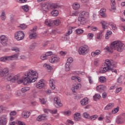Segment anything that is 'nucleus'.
Wrapping results in <instances>:
<instances>
[{
    "instance_id": "39",
    "label": "nucleus",
    "mask_w": 125,
    "mask_h": 125,
    "mask_svg": "<svg viewBox=\"0 0 125 125\" xmlns=\"http://www.w3.org/2000/svg\"><path fill=\"white\" fill-rule=\"evenodd\" d=\"M28 90H30V87H25L21 89V91L23 93L26 92V91H28Z\"/></svg>"
},
{
    "instance_id": "32",
    "label": "nucleus",
    "mask_w": 125,
    "mask_h": 125,
    "mask_svg": "<svg viewBox=\"0 0 125 125\" xmlns=\"http://www.w3.org/2000/svg\"><path fill=\"white\" fill-rule=\"evenodd\" d=\"M1 19L3 21H4L5 19H6V15H5V12L3 11L1 14Z\"/></svg>"
},
{
    "instance_id": "47",
    "label": "nucleus",
    "mask_w": 125,
    "mask_h": 125,
    "mask_svg": "<svg viewBox=\"0 0 125 125\" xmlns=\"http://www.w3.org/2000/svg\"><path fill=\"white\" fill-rule=\"evenodd\" d=\"M53 23L56 25V26H58V25L60 24V21L59 20H56L54 21Z\"/></svg>"
},
{
    "instance_id": "51",
    "label": "nucleus",
    "mask_w": 125,
    "mask_h": 125,
    "mask_svg": "<svg viewBox=\"0 0 125 125\" xmlns=\"http://www.w3.org/2000/svg\"><path fill=\"white\" fill-rule=\"evenodd\" d=\"M40 101L42 104H45V103H46V100L44 98H43L42 99H40Z\"/></svg>"
},
{
    "instance_id": "38",
    "label": "nucleus",
    "mask_w": 125,
    "mask_h": 125,
    "mask_svg": "<svg viewBox=\"0 0 125 125\" xmlns=\"http://www.w3.org/2000/svg\"><path fill=\"white\" fill-rule=\"evenodd\" d=\"M43 67H45V68H46V69L49 70V71H50L52 69V67H51V66H50L46 63H45L43 65Z\"/></svg>"
},
{
    "instance_id": "52",
    "label": "nucleus",
    "mask_w": 125,
    "mask_h": 125,
    "mask_svg": "<svg viewBox=\"0 0 125 125\" xmlns=\"http://www.w3.org/2000/svg\"><path fill=\"white\" fill-rule=\"evenodd\" d=\"M110 116H111V113L108 114V116H106V123H111V121H110V119L109 118H110Z\"/></svg>"
},
{
    "instance_id": "59",
    "label": "nucleus",
    "mask_w": 125,
    "mask_h": 125,
    "mask_svg": "<svg viewBox=\"0 0 125 125\" xmlns=\"http://www.w3.org/2000/svg\"><path fill=\"white\" fill-rule=\"evenodd\" d=\"M51 110L46 108H44L43 109V111L44 112V113H45V114H48V113H51Z\"/></svg>"
},
{
    "instance_id": "21",
    "label": "nucleus",
    "mask_w": 125,
    "mask_h": 125,
    "mask_svg": "<svg viewBox=\"0 0 125 125\" xmlns=\"http://www.w3.org/2000/svg\"><path fill=\"white\" fill-rule=\"evenodd\" d=\"M107 68H108L109 69H111V67H112V64L111 63V62L109 60H106L105 62V64L104 65Z\"/></svg>"
},
{
    "instance_id": "10",
    "label": "nucleus",
    "mask_w": 125,
    "mask_h": 125,
    "mask_svg": "<svg viewBox=\"0 0 125 125\" xmlns=\"http://www.w3.org/2000/svg\"><path fill=\"white\" fill-rule=\"evenodd\" d=\"M7 123V118L6 115H3L0 116V125H6Z\"/></svg>"
},
{
    "instance_id": "48",
    "label": "nucleus",
    "mask_w": 125,
    "mask_h": 125,
    "mask_svg": "<svg viewBox=\"0 0 125 125\" xmlns=\"http://www.w3.org/2000/svg\"><path fill=\"white\" fill-rule=\"evenodd\" d=\"M7 98L4 97L3 95L0 94V101H3L4 100H5V99H7Z\"/></svg>"
},
{
    "instance_id": "14",
    "label": "nucleus",
    "mask_w": 125,
    "mask_h": 125,
    "mask_svg": "<svg viewBox=\"0 0 125 125\" xmlns=\"http://www.w3.org/2000/svg\"><path fill=\"white\" fill-rule=\"evenodd\" d=\"M54 103L55 105H57L59 107H62V104H61V101L58 98H55L54 99Z\"/></svg>"
},
{
    "instance_id": "4",
    "label": "nucleus",
    "mask_w": 125,
    "mask_h": 125,
    "mask_svg": "<svg viewBox=\"0 0 125 125\" xmlns=\"http://www.w3.org/2000/svg\"><path fill=\"white\" fill-rule=\"evenodd\" d=\"M42 7L45 12H46V10H50V9H55L58 7V5L55 3H46L42 4Z\"/></svg>"
},
{
    "instance_id": "54",
    "label": "nucleus",
    "mask_w": 125,
    "mask_h": 125,
    "mask_svg": "<svg viewBox=\"0 0 125 125\" xmlns=\"http://www.w3.org/2000/svg\"><path fill=\"white\" fill-rule=\"evenodd\" d=\"M17 125H26V124L24 122L19 121L17 122Z\"/></svg>"
},
{
    "instance_id": "34",
    "label": "nucleus",
    "mask_w": 125,
    "mask_h": 125,
    "mask_svg": "<svg viewBox=\"0 0 125 125\" xmlns=\"http://www.w3.org/2000/svg\"><path fill=\"white\" fill-rule=\"evenodd\" d=\"M83 30L81 28H78L76 30L77 35H81V34H83Z\"/></svg>"
},
{
    "instance_id": "50",
    "label": "nucleus",
    "mask_w": 125,
    "mask_h": 125,
    "mask_svg": "<svg viewBox=\"0 0 125 125\" xmlns=\"http://www.w3.org/2000/svg\"><path fill=\"white\" fill-rule=\"evenodd\" d=\"M53 54V53L51 51L47 52L45 53V55L47 57V58H48L49 56H51V55H52Z\"/></svg>"
},
{
    "instance_id": "23",
    "label": "nucleus",
    "mask_w": 125,
    "mask_h": 125,
    "mask_svg": "<svg viewBox=\"0 0 125 125\" xmlns=\"http://www.w3.org/2000/svg\"><path fill=\"white\" fill-rule=\"evenodd\" d=\"M114 106V103H109L104 107V110H110V109L113 108Z\"/></svg>"
},
{
    "instance_id": "19",
    "label": "nucleus",
    "mask_w": 125,
    "mask_h": 125,
    "mask_svg": "<svg viewBox=\"0 0 125 125\" xmlns=\"http://www.w3.org/2000/svg\"><path fill=\"white\" fill-rule=\"evenodd\" d=\"M125 122V118H123L122 116L118 117L116 120V122L118 125L124 124Z\"/></svg>"
},
{
    "instance_id": "16",
    "label": "nucleus",
    "mask_w": 125,
    "mask_h": 125,
    "mask_svg": "<svg viewBox=\"0 0 125 125\" xmlns=\"http://www.w3.org/2000/svg\"><path fill=\"white\" fill-rule=\"evenodd\" d=\"M31 113L29 111H23L22 113V117L24 119H28L30 117Z\"/></svg>"
},
{
    "instance_id": "42",
    "label": "nucleus",
    "mask_w": 125,
    "mask_h": 125,
    "mask_svg": "<svg viewBox=\"0 0 125 125\" xmlns=\"http://www.w3.org/2000/svg\"><path fill=\"white\" fill-rule=\"evenodd\" d=\"M63 114L65 116H70V115H71V114H72V113L70 111L67 110V111H64V112H63Z\"/></svg>"
},
{
    "instance_id": "37",
    "label": "nucleus",
    "mask_w": 125,
    "mask_h": 125,
    "mask_svg": "<svg viewBox=\"0 0 125 125\" xmlns=\"http://www.w3.org/2000/svg\"><path fill=\"white\" fill-rule=\"evenodd\" d=\"M22 8L23 11H25V12H28V11H29V6H28V5L22 6Z\"/></svg>"
},
{
    "instance_id": "1",
    "label": "nucleus",
    "mask_w": 125,
    "mask_h": 125,
    "mask_svg": "<svg viewBox=\"0 0 125 125\" xmlns=\"http://www.w3.org/2000/svg\"><path fill=\"white\" fill-rule=\"evenodd\" d=\"M38 78L39 74L37 71L30 70L27 72L26 77H25L24 79H21L20 80H18V79L16 83L17 82L19 84L22 83H23V84H28V83H35Z\"/></svg>"
},
{
    "instance_id": "8",
    "label": "nucleus",
    "mask_w": 125,
    "mask_h": 125,
    "mask_svg": "<svg viewBox=\"0 0 125 125\" xmlns=\"http://www.w3.org/2000/svg\"><path fill=\"white\" fill-rule=\"evenodd\" d=\"M25 34L22 31L16 32L15 34V38L17 41H21L24 39Z\"/></svg>"
},
{
    "instance_id": "62",
    "label": "nucleus",
    "mask_w": 125,
    "mask_h": 125,
    "mask_svg": "<svg viewBox=\"0 0 125 125\" xmlns=\"http://www.w3.org/2000/svg\"><path fill=\"white\" fill-rule=\"evenodd\" d=\"M98 116L97 115H93L90 117L91 120H92V121H94V120H96Z\"/></svg>"
},
{
    "instance_id": "31",
    "label": "nucleus",
    "mask_w": 125,
    "mask_h": 125,
    "mask_svg": "<svg viewBox=\"0 0 125 125\" xmlns=\"http://www.w3.org/2000/svg\"><path fill=\"white\" fill-rule=\"evenodd\" d=\"M100 98H101V96L99 94H96L93 96V99L94 101H97V100Z\"/></svg>"
},
{
    "instance_id": "26",
    "label": "nucleus",
    "mask_w": 125,
    "mask_h": 125,
    "mask_svg": "<svg viewBox=\"0 0 125 125\" xmlns=\"http://www.w3.org/2000/svg\"><path fill=\"white\" fill-rule=\"evenodd\" d=\"M75 121H80L81 120V114L77 113L74 115Z\"/></svg>"
},
{
    "instance_id": "5",
    "label": "nucleus",
    "mask_w": 125,
    "mask_h": 125,
    "mask_svg": "<svg viewBox=\"0 0 125 125\" xmlns=\"http://www.w3.org/2000/svg\"><path fill=\"white\" fill-rule=\"evenodd\" d=\"M89 16V13L86 11H82L78 18V21H80L81 24L83 25L85 23V19Z\"/></svg>"
},
{
    "instance_id": "22",
    "label": "nucleus",
    "mask_w": 125,
    "mask_h": 125,
    "mask_svg": "<svg viewBox=\"0 0 125 125\" xmlns=\"http://www.w3.org/2000/svg\"><path fill=\"white\" fill-rule=\"evenodd\" d=\"M29 38L30 39V40H35V39L37 38V33L36 32H31Z\"/></svg>"
},
{
    "instance_id": "41",
    "label": "nucleus",
    "mask_w": 125,
    "mask_h": 125,
    "mask_svg": "<svg viewBox=\"0 0 125 125\" xmlns=\"http://www.w3.org/2000/svg\"><path fill=\"white\" fill-rule=\"evenodd\" d=\"M83 116L84 117V118H85V119H89V118H90L89 114L86 112L83 113Z\"/></svg>"
},
{
    "instance_id": "6",
    "label": "nucleus",
    "mask_w": 125,
    "mask_h": 125,
    "mask_svg": "<svg viewBox=\"0 0 125 125\" xmlns=\"http://www.w3.org/2000/svg\"><path fill=\"white\" fill-rule=\"evenodd\" d=\"M12 50L13 51H16L17 53L14 54V55H11V56H9L10 61V60H17V59H18V57H19V52H20V49H19V48L13 47L12 48Z\"/></svg>"
},
{
    "instance_id": "33",
    "label": "nucleus",
    "mask_w": 125,
    "mask_h": 125,
    "mask_svg": "<svg viewBox=\"0 0 125 125\" xmlns=\"http://www.w3.org/2000/svg\"><path fill=\"white\" fill-rule=\"evenodd\" d=\"M73 8L75 10L79 9V8H80V4L78 3H75L73 4Z\"/></svg>"
},
{
    "instance_id": "3",
    "label": "nucleus",
    "mask_w": 125,
    "mask_h": 125,
    "mask_svg": "<svg viewBox=\"0 0 125 125\" xmlns=\"http://www.w3.org/2000/svg\"><path fill=\"white\" fill-rule=\"evenodd\" d=\"M7 73H8V69L7 68L2 69V68L0 67V75L1 77L5 76L6 79L9 82H11V83H16L17 80L19 79V77L17 75L14 76L13 74H7ZM6 74H7V75Z\"/></svg>"
},
{
    "instance_id": "45",
    "label": "nucleus",
    "mask_w": 125,
    "mask_h": 125,
    "mask_svg": "<svg viewBox=\"0 0 125 125\" xmlns=\"http://www.w3.org/2000/svg\"><path fill=\"white\" fill-rule=\"evenodd\" d=\"M119 112V107H116L112 111V114H116Z\"/></svg>"
},
{
    "instance_id": "13",
    "label": "nucleus",
    "mask_w": 125,
    "mask_h": 125,
    "mask_svg": "<svg viewBox=\"0 0 125 125\" xmlns=\"http://www.w3.org/2000/svg\"><path fill=\"white\" fill-rule=\"evenodd\" d=\"M109 70L110 69H109L108 67H107V66H105L104 65V66L100 67L99 72L101 74H105V73H106V72H107V71H109Z\"/></svg>"
},
{
    "instance_id": "40",
    "label": "nucleus",
    "mask_w": 125,
    "mask_h": 125,
    "mask_svg": "<svg viewBox=\"0 0 125 125\" xmlns=\"http://www.w3.org/2000/svg\"><path fill=\"white\" fill-rule=\"evenodd\" d=\"M100 83H105L106 82V78L104 76H101L100 77Z\"/></svg>"
},
{
    "instance_id": "2",
    "label": "nucleus",
    "mask_w": 125,
    "mask_h": 125,
    "mask_svg": "<svg viewBox=\"0 0 125 125\" xmlns=\"http://www.w3.org/2000/svg\"><path fill=\"white\" fill-rule=\"evenodd\" d=\"M114 49L117 50L118 52H122L125 49V44L121 41H116L112 42L109 46H106L104 48L109 53H112Z\"/></svg>"
},
{
    "instance_id": "29",
    "label": "nucleus",
    "mask_w": 125,
    "mask_h": 125,
    "mask_svg": "<svg viewBox=\"0 0 125 125\" xmlns=\"http://www.w3.org/2000/svg\"><path fill=\"white\" fill-rule=\"evenodd\" d=\"M51 14L52 16H54V17L57 16V15L59 14V12L58 11V10H53L51 12Z\"/></svg>"
},
{
    "instance_id": "9",
    "label": "nucleus",
    "mask_w": 125,
    "mask_h": 125,
    "mask_svg": "<svg viewBox=\"0 0 125 125\" xmlns=\"http://www.w3.org/2000/svg\"><path fill=\"white\" fill-rule=\"evenodd\" d=\"M0 42L4 46H6L7 42H8V38L4 35H1L0 37Z\"/></svg>"
},
{
    "instance_id": "12",
    "label": "nucleus",
    "mask_w": 125,
    "mask_h": 125,
    "mask_svg": "<svg viewBox=\"0 0 125 125\" xmlns=\"http://www.w3.org/2000/svg\"><path fill=\"white\" fill-rule=\"evenodd\" d=\"M106 88V86L104 85H99L97 86L96 89L99 92H102L105 90Z\"/></svg>"
},
{
    "instance_id": "25",
    "label": "nucleus",
    "mask_w": 125,
    "mask_h": 125,
    "mask_svg": "<svg viewBox=\"0 0 125 125\" xmlns=\"http://www.w3.org/2000/svg\"><path fill=\"white\" fill-rule=\"evenodd\" d=\"M1 62H6V61H10L9 56H4L0 59Z\"/></svg>"
},
{
    "instance_id": "28",
    "label": "nucleus",
    "mask_w": 125,
    "mask_h": 125,
    "mask_svg": "<svg viewBox=\"0 0 125 125\" xmlns=\"http://www.w3.org/2000/svg\"><path fill=\"white\" fill-rule=\"evenodd\" d=\"M101 24L102 25L103 30H105V29H108V26H107V22L106 21H101Z\"/></svg>"
},
{
    "instance_id": "56",
    "label": "nucleus",
    "mask_w": 125,
    "mask_h": 125,
    "mask_svg": "<svg viewBox=\"0 0 125 125\" xmlns=\"http://www.w3.org/2000/svg\"><path fill=\"white\" fill-rule=\"evenodd\" d=\"M74 61V59H73L72 58H69L67 59V63H69V64H71L72 62Z\"/></svg>"
},
{
    "instance_id": "63",
    "label": "nucleus",
    "mask_w": 125,
    "mask_h": 125,
    "mask_svg": "<svg viewBox=\"0 0 125 125\" xmlns=\"http://www.w3.org/2000/svg\"><path fill=\"white\" fill-rule=\"evenodd\" d=\"M16 67V64H11L10 68L12 69V70H15Z\"/></svg>"
},
{
    "instance_id": "46",
    "label": "nucleus",
    "mask_w": 125,
    "mask_h": 125,
    "mask_svg": "<svg viewBox=\"0 0 125 125\" xmlns=\"http://www.w3.org/2000/svg\"><path fill=\"white\" fill-rule=\"evenodd\" d=\"M102 33H99L97 34V39L98 40H101L102 39Z\"/></svg>"
},
{
    "instance_id": "55",
    "label": "nucleus",
    "mask_w": 125,
    "mask_h": 125,
    "mask_svg": "<svg viewBox=\"0 0 125 125\" xmlns=\"http://www.w3.org/2000/svg\"><path fill=\"white\" fill-rule=\"evenodd\" d=\"M41 59H42V60H45V59H47V57H46V55H42L41 56Z\"/></svg>"
},
{
    "instance_id": "49",
    "label": "nucleus",
    "mask_w": 125,
    "mask_h": 125,
    "mask_svg": "<svg viewBox=\"0 0 125 125\" xmlns=\"http://www.w3.org/2000/svg\"><path fill=\"white\" fill-rule=\"evenodd\" d=\"M20 27L22 30H25V29L27 28V25H26L25 24H21Z\"/></svg>"
},
{
    "instance_id": "60",
    "label": "nucleus",
    "mask_w": 125,
    "mask_h": 125,
    "mask_svg": "<svg viewBox=\"0 0 125 125\" xmlns=\"http://www.w3.org/2000/svg\"><path fill=\"white\" fill-rule=\"evenodd\" d=\"M122 76L121 75L118 79L117 80V83H122Z\"/></svg>"
},
{
    "instance_id": "53",
    "label": "nucleus",
    "mask_w": 125,
    "mask_h": 125,
    "mask_svg": "<svg viewBox=\"0 0 125 125\" xmlns=\"http://www.w3.org/2000/svg\"><path fill=\"white\" fill-rule=\"evenodd\" d=\"M112 66H111V67H110V68L109 69L112 72V73H115V74H117V70L115 68H112Z\"/></svg>"
},
{
    "instance_id": "20",
    "label": "nucleus",
    "mask_w": 125,
    "mask_h": 125,
    "mask_svg": "<svg viewBox=\"0 0 125 125\" xmlns=\"http://www.w3.org/2000/svg\"><path fill=\"white\" fill-rule=\"evenodd\" d=\"M36 86L37 88H39V89H41V88H42V87L44 86V83H42V81H40V82H38L36 84Z\"/></svg>"
},
{
    "instance_id": "61",
    "label": "nucleus",
    "mask_w": 125,
    "mask_h": 125,
    "mask_svg": "<svg viewBox=\"0 0 125 125\" xmlns=\"http://www.w3.org/2000/svg\"><path fill=\"white\" fill-rule=\"evenodd\" d=\"M71 80L72 82H77V80H78V77L76 76H72L71 77Z\"/></svg>"
},
{
    "instance_id": "24",
    "label": "nucleus",
    "mask_w": 125,
    "mask_h": 125,
    "mask_svg": "<svg viewBox=\"0 0 125 125\" xmlns=\"http://www.w3.org/2000/svg\"><path fill=\"white\" fill-rule=\"evenodd\" d=\"M81 87H82V84H75L74 85V87L72 88V90L73 92L75 93L76 92V91L75 90V89H79V88H81Z\"/></svg>"
},
{
    "instance_id": "44",
    "label": "nucleus",
    "mask_w": 125,
    "mask_h": 125,
    "mask_svg": "<svg viewBox=\"0 0 125 125\" xmlns=\"http://www.w3.org/2000/svg\"><path fill=\"white\" fill-rule=\"evenodd\" d=\"M45 25H47V26H49V27H50L52 26V23L50 21H48L47 20L45 21Z\"/></svg>"
},
{
    "instance_id": "18",
    "label": "nucleus",
    "mask_w": 125,
    "mask_h": 125,
    "mask_svg": "<svg viewBox=\"0 0 125 125\" xmlns=\"http://www.w3.org/2000/svg\"><path fill=\"white\" fill-rule=\"evenodd\" d=\"M45 118H46V115L45 114L41 115L37 117V120L38 121V122H42V121L44 120Z\"/></svg>"
},
{
    "instance_id": "57",
    "label": "nucleus",
    "mask_w": 125,
    "mask_h": 125,
    "mask_svg": "<svg viewBox=\"0 0 125 125\" xmlns=\"http://www.w3.org/2000/svg\"><path fill=\"white\" fill-rule=\"evenodd\" d=\"M16 114L17 112L16 111H13L10 112V115L11 117H14V116H16Z\"/></svg>"
},
{
    "instance_id": "27",
    "label": "nucleus",
    "mask_w": 125,
    "mask_h": 125,
    "mask_svg": "<svg viewBox=\"0 0 125 125\" xmlns=\"http://www.w3.org/2000/svg\"><path fill=\"white\" fill-rule=\"evenodd\" d=\"M100 53H101L100 50H97L95 52H92L91 53V56H92L93 57H95L96 55H99Z\"/></svg>"
},
{
    "instance_id": "11",
    "label": "nucleus",
    "mask_w": 125,
    "mask_h": 125,
    "mask_svg": "<svg viewBox=\"0 0 125 125\" xmlns=\"http://www.w3.org/2000/svg\"><path fill=\"white\" fill-rule=\"evenodd\" d=\"M49 61L50 63H56L60 61V58L57 57V56H53Z\"/></svg>"
},
{
    "instance_id": "43",
    "label": "nucleus",
    "mask_w": 125,
    "mask_h": 125,
    "mask_svg": "<svg viewBox=\"0 0 125 125\" xmlns=\"http://www.w3.org/2000/svg\"><path fill=\"white\" fill-rule=\"evenodd\" d=\"M36 46H37V44L36 43H33L29 46V48L30 49H34V48H36Z\"/></svg>"
},
{
    "instance_id": "35",
    "label": "nucleus",
    "mask_w": 125,
    "mask_h": 125,
    "mask_svg": "<svg viewBox=\"0 0 125 125\" xmlns=\"http://www.w3.org/2000/svg\"><path fill=\"white\" fill-rule=\"evenodd\" d=\"M106 10L105 9H101L100 10V15L102 17H105V11Z\"/></svg>"
},
{
    "instance_id": "58",
    "label": "nucleus",
    "mask_w": 125,
    "mask_h": 125,
    "mask_svg": "<svg viewBox=\"0 0 125 125\" xmlns=\"http://www.w3.org/2000/svg\"><path fill=\"white\" fill-rule=\"evenodd\" d=\"M110 26H111L112 28L114 31H116V30L117 29V26L116 25V24H110Z\"/></svg>"
},
{
    "instance_id": "15",
    "label": "nucleus",
    "mask_w": 125,
    "mask_h": 125,
    "mask_svg": "<svg viewBox=\"0 0 125 125\" xmlns=\"http://www.w3.org/2000/svg\"><path fill=\"white\" fill-rule=\"evenodd\" d=\"M80 103L82 106H85V105L88 104V98H84L80 101Z\"/></svg>"
},
{
    "instance_id": "30",
    "label": "nucleus",
    "mask_w": 125,
    "mask_h": 125,
    "mask_svg": "<svg viewBox=\"0 0 125 125\" xmlns=\"http://www.w3.org/2000/svg\"><path fill=\"white\" fill-rule=\"evenodd\" d=\"M75 28H74L73 27H70V29L68 30L67 33H66L65 34V36H66V37H67V36H70V35H71V34H72V33H73V29H74Z\"/></svg>"
},
{
    "instance_id": "7",
    "label": "nucleus",
    "mask_w": 125,
    "mask_h": 125,
    "mask_svg": "<svg viewBox=\"0 0 125 125\" xmlns=\"http://www.w3.org/2000/svg\"><path fill=\"white\" fill-rule=\"evenodd\" d=\"M88 49L87 45H84L79 47L78 52L80 55H85L88 52Z\"/></svg>"
},
{
    "instance_id": "17",
    "label": "nucleus",
    "mask_w": 125,
    "mask_h": 125,
    "mask_svg": "<svg viewBox=\"0 0 125 125\" xmlns=\"http://www.w3.org/2000/svg\"><path fill=\"white\" fill-rule=\"evenodd\" d=\"M55 81L53 79H51L49 81V85L51 89H55Z\"/></svg>"
},
{
    "instance_id": "64",
    "label": "nucleus",
    "mask_w": 125,
    "mask_h": 125,
    "mask_svg": "<svg viewBox=\"0 0 125 125\" xmlns=\"http://www.w3.org/2000/svg\"><path fill=\"white\" fill-rule=\"evenodd\" d=\"M115 5H116V3H113L111 4L112 9H113V10L116 9V6Z\"/></svg>"
},
{
    "instance_id": "36",
    "label": "nucleus",
    "mask_w": 125,
    "mask_h": 125,
    "mask_svg": "<svg viewBox=\"0 0 125 125\" xmlns=\"http://www.w3.org/2000/svg\"><path fill=\"white\" fill-rule=\"evenodd\" d=\"M70 63L69 62H66L65 63V70L66 72H68V71H70Z\"/></svg>"
}]
</instances>
